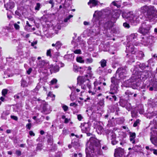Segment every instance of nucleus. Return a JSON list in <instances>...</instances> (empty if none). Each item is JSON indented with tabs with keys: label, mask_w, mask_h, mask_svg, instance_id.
Returning a JSON list of instances; mask_svg holds the SVG:
<instances>
[{
	"label": "nucleus",
	"mask_w": 157,
	"mask_h": 157,
	"mask_svg": "<svg viewBox=\"0 0 157 157\" xmlns=\"http://www.w3.org/2000/svg\"><path fill=\"white\" fill-rule=\"evenodd\" d=\"M87 146L86 149V157H92L94 153L99 155L102 154L100 141L95 138L90 137L87 143Z\"/></svg>",
	"instance_id": "f257e3e1"
},
{
	"label": "nucleus",
	"mask_w": 157,
	"mask_h": 157,
	"mask_svg": "<svg viewBox=\"0 0 157 157\" xmlns=\"http://www.w3.org/2000/svg\"><path fill=\"white\" fill-rule=\"evenodd\" d=\"M127 73L126 68L123 67L118 68L116 71V73L111 78V82L112 83V89L114 91L117 90V87L118 86V84L120 82V80L125 76V75Z\"/></svg>",
	"instance_id": "f03ea898"
},
{
	"label": "nucleus",
	"mask_w": 157,
	"mask_h": 157,
	"mask_svg": "<svg viewBox=\"0 0 157 157\" xmlns=\"http://www.w3.org/2000/svg\"><path fill=\"white\" fill-rule=\"evenodd\" d=\"M141 12L143 13L147 12V17L150 20L157 17V10L153 6H143L141 8Z\"/></svg>",
	"instance_id": "7ed1b4c3"
},
{
	"label": "nucleus",
	"mask_w": 157,
	"mask_h": 157,
	"mask_svg": "<svg viewBox=\"0 0 157 157\" xmlns=\"http://www.w3.org/2000/svg\"><path fill=\"white\" fill-rule=\"evenodd\" d=\"M155 38L152 36L142 37L140 42L137 44L135 43V45L137 46L143 45L144 46H151L155 42Z\"/></svg>",
	"instance_id": "20e7f679"
},
{
	"label": "nucleus",
	"mask_w": 157,
	"mask_h": 157,
	"mask_svg": "<svg viewBox=\"0 0 157 157\" xmlns=\"http://www.w3.org/2000/svg\"><path fill=\"white\" fill-rule=\"evenodd\" d=\"M151 27V25L146 22L144 23L142 26L139 28L138 32L144 35L148 34L149 33Z\"/></svg>",
	"instance_id": "39448f33"
},
{
	"label": "nucleus",
	"mask_w": 157,
	"mask_h": 157,
	"mask_svg": "<svg viewBox=\"0 0 157 157\" xmlns=\"http://www.w3.org/2000/svg\"><path fill=\"white\" fill-rule=\"evenodd\" d=\"M40 102L41 103L40 107L42 109L41 112L45 114L50 113L52 110L48 103L45 101L42 100H41Z\"/></svg>",
	"instance_id": "423d86ee"
},
{
	"label": "nucleus",
	"mask_w": 157,
	"mask_h": 157,
	"mask_svg": "<svg viewBox=\"0 0 157 157\" xmlns=\"http://www.w3.org/2000/svg\"><path fill=\"white\" fill-rule=\"evenodd\" d=\"M112 83L110 87L111 92L109 93V94L106 97V98L111 101H116L117 98L116 96L114 95V94L116 93L118 91L119 86L117 87V90L115 91H114V90H113V89H115V88H114L112 89Z\"/></svg>",
	"instance_id": "0eeeda50"
},
{
	"label": "nucleus",
	"mask_w": 157,
	"mask_h": 157,
	"mask_svg": "<svg viewBox=\"0 0 157 157\" xmlns=\"http://www.w3.org/2000/svg\"><path fill=\"white\" fill-rule=\"evenodd\" d=\"M112 13L109 14L108 17L111 19L112 21L116 22L117 19L120 15V11L119 10H113L112 9Z\"/></svg>",
	"instance_id": "6e6552de"
},
{
	"label": "nucleus",
	"mask_w": 157,
	"mask_h": 157,
	"mask_svg": "<svg viewBox=\"0 0 157 157\" xmlns=\"http://www.w3.org/2000/svg\"><path fill=\"white\" fill-rule=\"evenodd\" d=\"M89 78L87 75H86L85 77H78L77 78L78 84L81 86L82 85L86 83L87 81H89Z\"/></svg>",
	"instance_id": "1a4fd4ad"
},
{
	"label": "nucleus",
	"mask_w": 157,
	"mask_h": 157,
	"mask_svg": "<svg viewBox=\"0 0 157 157\" xmlns=\"http://www.w3.org/2000/svg\"><path fill=\"white\" fill-rule=\"evenodd\" d=\"M140 15L138 12H136L134 15L133 13H132L128 20L131 22L132 21H136V22H138L140 21Z\"/></svg>",
	"instance_id": "9d476101"
},
{
	"label": "nucleus",
	"mask_w": 157,
	"mask_h": 157,
	"mask_svg": "<svg viewBox=\"0 0 157 157\" xmlns=\"http://www.w3.org/2000/svg\"><path fill=\"white\" fill-rule=\"evenodd\" d=\"M108 21L105 22L103 25V27L105 30L110 29L113 26L114 22L112 21L111 19L108 17Z\"/></svg>",
	"instance_id": "9b49d317"
},
{
	"label": "nucleus",
	"mask_w": 157,
	"mask_h": 157,
	"mask_svg": "<svg viewBox=\"0 0 157 157\" xmlns=\"http://www.w3.org/2000/svg\"><path fill=\"white\" fill-rule=\"evenodd\" d=\"M134 43L131 42H128L126 48V51L130 52L132 54L135 53V48L133 45Z\"/></svg>",
	"instance_id": "f8f14e48"
},
{
	"label": "nucleus",
	"mask_w": 157,
	"mask_h": 157,
	"mask_svg": "<svg viewBox=\"0 0 157 157\" xmlns=\"http://www.w3.org/2000/svg\"><path fill=\"white\" fill-rule=\"evenodd\" d=\"M124 153V150L121 147H118L115 150V157H122Z\"/></svg>",
	"instance_id": "ddd939ff"
},
{
	"label": "nucleus",
	"mask_w": 157,
	"mask_h": 157,
	"mask_svg": "<svg viewBox=\"0 0 157 157\" xmlns=\"http://www.w3.org/2000/svg\"><path fill=\"white\" fill-rule=\"evenodd\" d=\"M94 91L92 92L91 90H89L88 91L89 93H91L92 95L95 94L96 92L98 93H99L101 91L100 86L97 82H94Z\"/></svg>",
	"instance_id": "4468645a"
},
{
	"label": "nucleus",
	"mask_w": 157,
	"mask_h": 157,
	"mask_svg": "<svg viewBox=\"0 0 157 157\" xmlns=\"http://www.w3.org/2000/svg\"><path fill=\"white\" fill-rule=\"evenodd\" d=\"M137 39V34H132L130 36H128L127 38V39L128 41V42L132 43H134L135 45V43L136 44L138 43H140L137 42L135 41L136 39Z\"/></svg>",
	"instance_id": "2eb2a0df"
},
{
	"label": "nucleus",
	"mask_w": 157,
	"mask_h": 157,
	"mask_svg": "<svg viewBox=\"0 0 157 157\" xmlns=\"http://www.w3.org/2000/svg\"><path fill=\"white\" fill-rule=\"evenodd\" d=\"M135 79L134 77L124 82V86L126 87H130L132 84V82H135Z\"/></svg>",
	"instance_id": "dca6fc26"
},
{
	"label": "nucleus",
	"mask_w": 157,
	"mask_h": 157,
	"mask_svg": "<svg viewBox=\"0 0 157 157\" xmlns=\"http://www.w3.org/2000/svg\"><path fill=\"white\" fill-rule=\"evenodd\" d=\"M120 105L122 107H125L128 111H130L132 109L131 104L125 101L121 102Z\"/></svg>",
	"instance_id": "f3484780"
},
{
	"label": "nucleus",
	"mask_w": 157,
	"mask_h": 157,
	"mask_svg": "<svg viewBox=\"0 0 157 157\" xmlns=\"http://www.w3.org/2000/svg\"><path fill=\"white\" fill-rule=\"evenodd\" d=\"M82 130L83 132L87 133L90 130V126L89 124L87 123H85L82 127Z\"/></svg>",
	"instance_id": "a211bd4d"
},
{
	"label": "nucleus",
	"mask_w": 157,
	"mask_h": 157,
	"mask_svg": "<svg viewBox=\"0 0 157 157\" xmlns=\"http://www.w3.org/2000/svg\"><path fill=\"white\" fill-rule=\"evenodd\" d=\"M14 6V3L12 2H10L6 4H5L4 6L6 9L8 10L10 9H13Z\"/></svg>",
	"instance_id": "6ab92c4d"
},
{
	"label": "nucleus",
	"mask_w": 157,
	"mask_h": 157,
	"mask_svg": "<svg viewBox=\"0 0 157 157\" xmlns=\"http://www.w3.org/2000/svg\"><path fill=\"white\" fill-rule=\"evenodd\" d=\"M75 57L74 53L65 55L64 56V58L65 59L67 60L68 61H73Z\"/></svg>",
	"instance_id": "aec40b11"
},
{
	"label": "nucleus",
	"mask_w": 157,
	"mask_h": 157,
	"mask_svg": "<svg viewBox=\"0 0 157 157\" xmlns=\"http://www.w3.org/2000/svg\"><path fill=\"white\" fill-rule=\"evenodd\" d=\"M121 1H114L113 2L110 4V7L112 9H113V6H116L117 8H120L121 7Z\"/></svg>",
	"instance_id": "412c9836"
},
{
	"label": "nucleus",
	"mask_w": 157,
	"mask_h": 157,
	"mask_svg": "<svg viewBox=\"0 0 157 157\" xmlns=\"http://www.w3.org/2000/svg\"><path fill=\"white\" fill-rule=\"evenodd\" d=\"M50 71L51 72H58L59 70V67L57 65L53 66L52 65H51L49 66Z\"/></svg>",
	"instance_id": "4be33fe9"
},
{
	"label": "nucleus",
	"mask_w": 157,
	"mask_h": 157,
	"mask_svg": "<svg viewBox=\"0 0 157 157\" xmlns=\"http://www.w3.org/2000/svg\"><path fill=\"white\" fill-rule=\"evenodd\" d=\"M101 15V12L100 11L98 12L95 11V13L93 15V20H94V21H96V19L98 20L100 17Z\"/></svg>",
	"instance_id": "5701e85b"
},
{
	"label": "nucleus",
	"mask_w": 157,
	"mask_h": 157,
	"mask_svg": "<svg viewBox=\"0 0 157 157\" xmlns=\"http://www.w3.org/2000/svg\"><path fill=\"white\" fill-rule=\"evenodd\" d=\"M98 1L97 0H90L88 3V4L90 6V7L91 8L92 7L96 6L98 5Z\"/></svg>",
	"instance_id": "b1692460"
},
{
	"label": "nucleus",
	"mask_w": 157,
	"mask_h": 157,
	"mask_svg": "<svg viewBox=\"0 0 157 157\" xmlns=\"http://www.w3.org/2000/svg\"><path fill=\"white\" fill-rule=\"evenodd\" d=\"M81 86L82 88L84 90L86 89L87 88L90 89L91 87V86L89 81H87L86 83L82 85Z\"/></svg>",
	"instance_id": "393cba45"
},
{
	"label": "nucleus",
	"mask_w": 157,
	"mask_h": 157,
	"mask_svg": "<svg viewBox=\"0 0 157 157\" xmlns=\"http://www.w3.org/2000/svg\"><path fill=\"white\" fill-rule=\"evenodd\" d=\"M132 13V12H130L128 13L123 12L122 13V16L123 18H126L128 20Z\"/></svg>",
	"instance_id": "a878e982"
},
{
	"label": "nucleus",
	"mask_w": 157,
	"mask_h": 157,
	"mask_svg": "<svg viewBox=\"0 0 157 157\" xmlns=\"http://www.w3.org/2000/svg\"><path fill=\"white\" fill-rule=\"evenodd\" d=\"M149 76L148 72L147 71H145L142 72L140 75V78H141L142 79H146Z\"/></svg>",
	"instance_id": "bb28decb"
},
{
	"label": "nucleus",
	"mask_w": 157,
	"mask_h": 157,
	"mask_svg": "<svg viewBox=\"0 0 157 157\" xmlns=\"http://www.w3.org/2000/svg\"><path fill=\"white\" fill-rule=\"evenodd\" d=\"M29 93V91L28 90L26 89L24 91H22L19 93L20 94V96L22 97H24L25 96H27Z\"/></svg>",
	"instance_id": "cd10ccee"
},
{
	"label": "nucleus",
	"mask_w": 157,
	"mask_h": 157,
	"mask_svg": "<svg viewBox=\"0 0 157 157\" xmlns=\"http://www.w3.org/2000/svg\"><path fill=\"white\" fill-rule=\"evenodd\" d=\"M37 66L40 68H42L45 65V64H47L45 63V61L44 60H41L39 61L38 62L37 61Z\"/></svg>",
	"instance_id": "c85d7f7f"
},
{
	"label": "nucleus",
	"mask_w": 157,
	"mask_h": 157,
	"mask_svg": "<svg viewBox=\"0 0 157 157\" xmlns=\"http://www.w3.org/2000/svg\"><path fill=\"white\" fill-rule=\"evenodd\" d=\"M10 114V113L9 111H6L2 113L1 117L2 119L6 120L7 119L6 116Z\"/></svg>",
	"instance_id": "c756f323"
},
{
	"label": "nucleus",
	"mask_w": 157,
	"mask_h": 157,
	"mask_svg": "<svg viewBox=\"0 0 157 157\" xmlns=\"http://www.w3.org/2000/svg\"><path fill=\"white\" fill-rule=\"evenodd\" d=\"M86 68H87V75H88V76H89V77H91L93 75L91 71L92 69L91 67L90 66H89Z\"/></svg>",
	"instance_id": "7c9ffc66"
},
{
	"label": "nucleus",
	"mask_w": 157,
	"mask_h": 157,
	"mask_svg": "<svg viewBox=\"0 0 157 157\" xmlns=\"http://www.w3.org/2000/svg\"><path fill=\"white\" fill-rule=\"evenodd\" d=\"M21 86L23 87H25L28 86V84L27 82L23 78H22L21 81Z\"/></svg>",
	"instance_id": "2f4dec72"
},
{
	"label": "nucleus",
	"mask_w": 157,
	"mask_h": 157,
	"mask_svg": "<svg viewBox=\"0 0 157 157\" xmlns=\"http://www.w3.org/2000/svg\"><path fill=\"white\" fill-rule=\"evenodd\" d=\"M99 63L101 66L104 68L106 66L107 61L106 60L104 59H102Z\"/></svg>",
	"instance_id": "473e14b6"
},
{
	"label": "nucleus",
	"mask_w": 157,
	"mask_h": 157,
	"mask_svg": "<svg viewBox=\"0 0 157 157\" xmlns=\"http://www.w3.org/2000/svg\"><path fill=\"white\" fill-rule=\"evenodd\" d=\"M48 142L49 144L52 145L53 143V136H48Z\"/></svg>",
	"instance_id": "72a5a7b5"
},
{
	"label": "nucleus",
	"mask_w": 157,
	"mask_h": 157,
	"mask_svg": "<svg viewBox=\"0 0 157 157\" xmlns=\"http://www.w3.org/2000/svg\"><path fill=\"white\" fill-rule=\"evenodd\" d=\"M76 61L77 62L81 63H84V60L81 57H78L76 58Z\"/></svg>",
	"instance_id": "f704fd0d"
},
{
	"label": "nucleus",
	"mask_w": 157,
	"mask_h": 157,
	"mask_svg": "<svg viewBox=\"0 0 157 157\" xmlns=\"http://www.w3.org/2000/svg\"><path fill=\"white\" fill-rule=\"evenodd\" d=\"M81 68L82 67H79L76 65H73V70L75 72H78V71L79 69H81Z\"/></svg>",
	"instance_id": "c9c22d12"
},
{
	"label": "nucleus",
	"mask_w": 157,
	"mask_h": 157,
	"mask_svg": "<svg viewBox=\"0 0 157 157\" xmlns=\"http://www.w3.org/2000/svg\"><path fill=\"white\" fill-rule=\"evenodd\" d=\"M62 45V43L58 41L56 44V49H59Z\"/></svg>",
	"instance_id": "e433bc0d"
},
{
	"label": "nucleus",
	"mask_w": 157,
	"mask_h": 157,
	"mask_svg": "<svg viewBox=\"0 0 157 157\" xmlns=\"http://www.w3.org/2000/svg\"><path fill=\"white\" fill-rule=\"evenodd\" d=\"M83 34L85 36H90V30H86L84 31Z\"/></svg>",
	"instance_id": "4c0bfd02"
},
{
	"label": "nucleus",
	"mask_w": 157,
	"mask_h": 157,
	"mask_svg": "<svg viewBox=\"0 0 157 157\" xmlns=\"http://www.w3.org/2000/svg\"><path fill=\"white\" fill-rule=\"evenodd\" d=\"M131 116L132 117H136L137 116V112L135 111H132L131 112Z\"/></svg>",
	"instance_id": "58836bf2"
},
{
	"label": "nucleus",
	"mask_w": 157,
	"mask_h": 157,
	"mask_svg": "<svg viewBox=\"0 0 157 157\" xmlns=\"http://www.w3.org/2000/svg\"><path fill=\"white\" fill-rule=\"evenodd\" d=\"M104 101L103 99L100 100L99 102L98 103V105L101 107H103L104 105Z\"/></svg>",
	"instance_id": "ea45409f"
},
{
	"label": "nucleus",
	"mask_w": 157,
	"mask_h": 157,
	"mask_svg": "<svg viewBox=\"0 0 157 157\" xmlns=\"http://www.w3.org/2000/svg\"><path fill=\"white\" fill-rule=\"evenodd\" d=\"M133 93L130 90H127L125 92L126 95H127L128 97H129L130 95H132L133 94Z\"/></svg>",
	"instance_id": "a19ab883"
},
{
	"label": "nucleus",
	"mask_w": 157,
	"mask_h": 157,
	"mask_svg": "<svg viewBox=\"0 0 157 157\" xmlns=\"http://www.w3.org/2000/svg\"><path fill=\"white\" fill-rule=\"evenodd\" d=\"M116 138V135L114 133H111L110 135V137L109 136H108V139H110L111 140L114 139Z\"/></svg>",
	"instance_id": "79ce46f5"
},
{
	"label": "nucleus",
	"mask_w": 157,
	"mask_h": 157,
	"mask_svg": "<svg viewBox=\"0 0 157 157\" xmlns=\"http://www.w3.org/2000/svg\"><path fill=\"white\" fill-rule=\"evenodd\" d=\"M104 67L101 66L99 67L97 69V72L99 74L102 73L104 70Z\"/></svg>",
	"instance_id": "37998d69"
},
{
	"label": "nucleus",
	"mask_w": 157,
	"mask_h": 157,
	"mask_svg": "<svg viewBox=\"0 0 157 157\" xmlns=\"http://www.w3.org/2000/svg\"><path fill=\"white\" fill-rule=\"evenodd\" d=\"M93 61V59L92 58H87L85 60V62L87 64L91 63Z\"/></svg>",
	"instance_id": "c03bdc74"
},
{
	"label": "nucleus",
	"mask_w": 157,
	"mask_h": 157,
	"mask_svg": "<svg viewBox=\"0 0 157 157\" xmlns=\"http://www.w3.org/2000/svg\"><path fill=\"white\" fill-rule=\"evenodd\" d=\"M72 144L73 146L75 148H76L78 146H79V144L78 143V142H73L72 141Z\"/></svg>",
	"instance_id": "a18cd8bd"
},
{
	"label": "nucleus",
	"mask_w": 157,
	"mask_h": 157,
	"mask_svg": "<svg viewBox=\"0 0 157 157\" xmlns=\"http://www.w3.org/2000/svg\"><path fill=\"white\" fill-rule=\"evenodd\" d=\"M57 82V80L56 78H54L50 82V85H53L56 84Z\"/></svg>",
	"instance_id": "49530a36"
},
{
	"label": "nucleus",
	"mask_w": 157,
	"mask_h": 157,
	"mask_svg": "<svg viewBox=\"0 0 157 157\" xmlns=\"http://www.w3.org/2000/svg\"><path fill=\"white\" fill-rule=\"evenodd\" d=\"M73 17L72 15H70L68 16L67 17L65 18L64 19V21L65 22H67L71 18Z\"/></svg>",
	"instance_id": "de8ad7c7"
},
{
	"label": "nucleus",
	"mask_w": 157,
	"mask_h": 157,
	"mask_svg": "<svg viewBox=\"0 0 157 157\" xmlns=\"http://www.w3.org/2000/svg\"><path fill=\"white\" fill-rule=\"evenodd\" d=\"M72 51L74 53L76 54H81V51L80 49H77L75 50H72Z\"/></svg>",
	"instance_id": "09e8293b"
},
{
	"label": "nucleus",
	"mask_w": 157,
	"mask_h": 157,
	"mask_svg": "<svg viewBox=\"0 0 157 157\" xmlns=\"http://www.w3.org/2000/svg\"><path fill=\"white\" fill-rule=\"evenodd\" d=\"M102 129L103 128L100 126H99L98 127L97 131L98 132V134H100L101 133V131H102Z\"/></svg>",
	"instance_id": "8fccbe9b"
},
{
	"label": "nucleus",
	"mask_w": 157,
	"mask_h": 157,
	"mask_svg": "<svg viewBox=\"0 0 157 157\" xmlns=\"http://www.w3.org/2000/svg\"><path fill=\"white\" fill-rule=\"evenodd\" d=\"M58 56L59 55L57 53L55 56H52V58H53V60L54 61L57 62L58 61Z\"/></svg>",
	"instance_id": "3c124183"
},
{
	"label": "nucleus",
	"mask_w": 157,
	"mask_h": 157,
	"mask_svg": "<svg viewBox=\"0 0 157 157\" xmlns=\"http://www.w3.org/2000/svg\"><path fill=\"white\" fill-rule=\"evenodd\" d=\"M8 92V90L6 89H4L2 91V94L4 96H5L7 94Z\"/></svg>",
	"instance_id": "603ef678"
},
{
	"label": "nucleus",
	"mask_w": 157,
	"mask_h": 157,
	"mask_svg": "<svg viewBox=\"0 0 157 157\" xmlns=\"http://www.w3.org/2000/svg\"><path fill=\"white\" fill-rule=\"evenodd\" d=\"M40 3H37L35 7V10H39L40 8Z\"/></svg>",
	"instance_id": "864d4df0"
},
{
	"label": "nucleus",
	"mask_w": 157,
	"mask_h": 157,
	"mask_svg": "<svg viewBox=\"0 0 157 157\" xmlns=\"http://www.w3.org/2000/svg\"><path fill=\"white\" fill-rule=\"evenodd\" d=\"M14 27L16 30H19L20 29L19 25L17 23H15L13 24Z\"/></svg>",
	"instance_id": "5fc2aeb1"
},
{
	"label": "nucleus",
	"mask_w": 157,
	"mask_h": 157,
	"mask_svg": "<svg viewBox=\"0 0 157 157\" xmlns=\"http://www.w3.org/2000/svg\"><path fill=\"white\" fill-rule=\"evenodd\" d=\"M139 67L142 69L145 68L146 67H148V66L145 65L144 63L140 64L139 65Z\"/></svg>",
	"instance_id": "6e6d98bb"
},
{
	"label": "nucleus",
	"mask_w": 157,
	"mask_h": 157,
	"mask_svg": "<svg viewBox=\"0 0 157 157\" xmlns=\"http://www.w3.org/2000/svg\"><path fill=\"white\" fill-rule=\"evenodd\" d=\"M123 26L125 28L128 29L130 28V26L129 24L126 22H125L123 23Z\"/></svg>",
	"instance_id": "4d7b16f0"
},
{
	"label": "nucleus",
	"mask_w": 157,
	"mask_h": 157,
	"mask_svg": "<svg viewBox=\"0 0 157 157\" xmlns=\"http://www.w3.org/2000/svg\"><path fill=\"white\" fill-rule=\"evenodd\" d=\"M70 98L72 101H73L75 99L76 97L72 93L70 95Z\"/></svg>",
	"instance_id": "13d9d810"
},
{
	"label": "nucleus",
	"mask_w": 157,
	"mask_h": 157,
	"mask_svg": "<svg viewBox=\"0 0 157 157\" xmlns=\"http://www.w3.org/2000/svg\"><path fill=\"white\" fill-rule=\"evenodd\" d=\"M51 50H52L51 49H49V50H48L47 51V53H46V55L47 56H49L50 57L51 56Z\"/></svg>",
	"instance_id": "bf43d9fd"
},
{
	"label": "nucleus",
	"mask_w": 157,
	"mask_h": 157,
	"mask_svg": "<svg viewBox=\"0 0 157 157\" xmlns=\"http://www.w3.org/2000/svg\"><path fill=\"white\" fill-rule=\"evenodd\" d=\"M138 56L140 58H142L144 57V55L143 52L140 51L139 52Z\"/></svg>",
	"instance_id": "052dcab7"
},
{
	"label": "nucleus",
	"mask_w": 157,
	"mask_h": 157,
	"mask_svg": "<svg viewBox=\"0 0 157 157\" xmlns=\"http://www.w3.org/2000/svg\"><path fill=\"white\" fill-rule=\"evenodd\" d=\"M140 120L139 119H138L136 122L134 123L133 124V126L134 127H136V126H137L138 124L140 122Z\"/></svg>",
	"instance_id": "680f3d73"
},
{
	"label": "nucleus",
	"mask_w": 157,
	"mask_h": 157,
	"mask_svg": "<svg viewBox=\"0 0 157 157\" xmlns=\"http://www.w3.org/2000/svg\"><path fill=\"white\" fill-rule=\"evenodd\" d=\"M16 154L17 156H20L21 154V152L20 150H16Z\"/></svg>",
	"instance_id": "e2e57ef3"
},
{
	"label": "nucleus",
	"mask_w": 157,
	"mask_h": 157,
	"mask_svg": "<svg viewBox=\"0 0 157 157\" xmlns=\"http://www.w3.org/2000/svg\"><path fill=\"white\" fill-rule=\"evenodd\" d=\"M62 108L64 111H66L68 110V107L66 105H64L62 106Z\"/></svg>",
	"instance_id": "0e129e2a"
},
{
	"label": "nucleus",
	"mask_w": 157,
	"mask_h": 157,
	"mask_svg": "<svg viewBox=\"0 0 157 157\" xmlns=\"http://www.w3.org/2000/svg\"><path fill=\"white\" fill-rule=\"evenodd\" d=\"M150 150L151 151H153V153L157 155V150L155 149H153L152 148H150Z\"/></svg>",
	"instance_id": "69168bd1"
},
{
	"label": "nucleus",
	"mask_w": 157,
	"mask_h": 157,
	"mask_svg": "<svg viewBox=\"0 0 157 157\" xmlns=\"http://www.w3.org/2000/svg\"><path fill=\"white\" fill-rule=\"evenodd\" d=\"M62 134L64 135H66L68 134V132L67 130L64 128L62 131Z\"/></svg>",
	"instance_id": "338daca9"
},
{
	"label": "nucleus",
	"mask_w": 157,
	"mask_h": 157,
	"mask_svg": "<svg viewBox=\"0 0 157 157\" xmlns=\"http://www.w3.org/2000/svg\"><path fill=\"white\" fill-rule=\"evenodd\" d=\"M111 143L113 145L116 144L117 143V141H116L115 139L111 140Z\"/></svg>",
	"instance_id": "774afa93"
}]
</instances>
